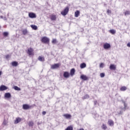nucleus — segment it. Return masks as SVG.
<instances>
[{
  "label": "nucleus",
  "instance_id": "nucleus-1",
  "mask_svg": "<svg viewBox=\"0 0 130 130\" xmlns=\"http://www.w3.org/2000/svg\"><path fill=\"white\" fill-rule=\"evenodd\" d=\"M41 41L42 43L45 44H49L50 40L49 38L46 37H43L41 38Z\"/></svg>",
  "mask_w": 130,
  "mask_h": 130
},
{
  "label": "nucleus",
  "instance_id": "nucleus-2",
  "mask_svg": "<svg viewBox=\"0 0 130 130\" xmlns=\"http://www.w3.org/2000/svg\"><path fill=\"white\" fill-rule=\"evenodd\" d=\"M70 11V8L69 6L66 7L64 10L61 12V15L62 16H66V15H68V13H69V11Z\"/></svg>",
  "mask_w": 130,
  "mask_h": 130
},
{
  "label": "nucleus",
  "instance_id": "nucleus-3",
  "mask_svg": "<svg viewBox=\"0 0 130 130\" xmlns=\"http://www.w3.org/2000/svg\"><path fill=\"white\" fill-rule=\"evenodd\" d=\"M33 107V106H30L28 104H23L22 106V108L24 110H28V109H31Z\"/></svg>",
  "mask_w": 130,
  "mask_h": 130
},
{
  "label": "nucleus",
  "instance_id": "nucleus-4",
  "mask_svg": "<svg viewBox=\"0 0 130 130\" xmlns=\"http://www.w3.org/2000/svg\"><path fill=\"white\" fill-rule=\"evenodd\" d=\"M26 53L28 55H34V49L32 48H29L27 49Z\"/></svg>",
  "mask_w": 130,
  "mask_h": 130
},
{
  "label": "nucleus",
  "instance_id": "nucleus-5",
  "mask_svg": "<svg viewBox=\"0 0 130 130\" xmlns=\"http://www.w3.org/2000/svg\"><path fill=\"white\" fill-rule=\"evenodd\" d=\"M59 67H60V64L58 63L51 65V69H52V70H55V69H58Z\"/></svg>",
  "mask_w": 130,
  "mask_h": 130
},
{
  "label": "nucleus",
  "instance_id": "nucleus-6",
  "mask_svg": "<svg viewBox=\"0 0 130 130\" xmlns=\"http://www.w3.org/2000/svg\"><path fill=\"white\" fill-rule=\"evenodd\" d=\"M28 17L31 19H34L36 18L37 16L36 14L33 12H30L28 13Z\"/></svg>",
  "mask_w": 130,
  "mask_h": 130
},
{
  "label": "nucleus",
  "instance_id": "nucleus-7",
  "mask_svg": "<svg viewBox=\"0 0 130 130\" xmlns=\"http://www.w3.org/2000/svg\"><path fill=\"white\" fill-rule=\"evenodd\" d=\"M8 89H9V87L5 85H2L0 86V91H6V90H8Z\"/></svg>",
  "mask_w": 130,
  "mask_h": 130
},
{
  "label": "nucleus",
  "instance_id": "nucleus-8",
  "mask_svg": "<svg viewBox=\"0 0 130 130\" xmlns=\"http://www.w3.org/2000/svg\"><path fill=\"white\" fill-rule=\"evenodd\" d=\"M110 70L111 71H116V65L111 64L109 67Z\"/></svg>",
  "mask_w": 130,
  "mask_h": 130
},
{
  "label": "nucleus",
  "instance_id": "nucleus-9",
  "mask_svg": "<svg viewBox=\"0 0 130 130\" xmlns=\"http://www.w3.org/2000/svg\"><path fill=\"white\" fill-rule=\"evenodd\" d=\"M63 76L64 78L68 79V78H70V76H71V75L70 73H69V72H64L63 73Z\"/></svg>",
  "mask_w": 130,
  "mask_h": 130
},
{
  "label": "nucleus",
  "instance_id": "nucleus-10",
  "mask_svg": "<svg viewBox=\"0 0 130 130\" xmlns=\"http://www.w3.org/2000/svg\"><path fill=\"white\" fill-rule=\"evenodd\" d=\"M22 121V118L20 117H17L16 118L15 120H14V124H17L19 123V122H21Z\"/></svg>",
  "mask_w": 130,
  "mask_h": 130
},
{
  "label": "nucleus",
  "instance_id": "nucleus-11",
  "mask_svg": "<svg viewBox=\"0 0 130 130\" xmlns=\"http://www.w3.org/2000/svg\"><path fill=\"white\" fill-rule=\"evenodd\" d=\"M50 18L51 21H56V15L54 14H51L50 15Z\"/></svg>",
  "mask_w": 130,
  "mask_h": 130
},
{
  "label": "nucleus",
  "instance_id": "nucleus-12",
  "mask_svg": "<svg viewBox=\"0 0 130 130\" xmlns=\"http://www.w3.org/2000/svg\"><path fill=\"white\" fill-rule=\"evenodd\" d=\"M80 79H81L82 80H83V81H87V80H89V78H88V77L84 75H81Z\"/></svg>",
  "mask_w": 130,
  "mask_h": 130
},
{
  "label": "nucleus",
  "instance_id": "nucleus-13",
  "mask_svg": "<svg viewBox=\"0 0 130 130\" xmlns=\"http://www.w3.org/2000/svg\"><path fill=\"white\" fill-rule=\"evenodd\" d=\"M103 47L104 49H109V48H110L111 47V46L110 44L105 43V44H104Z\"/></svg>",
  "mask_w": 130,
  "mask_h": 130
},
{
  "label": "nucleus",
  "instance_id": "nucleus-14",
  "mask_svg": "<svg viewBox=\"0 0 130 130\" xmlns=\"http://www.w3.org/2000/svg\"><path fill=\"white\" fill-rule=\"evenodd\" d=\"M108 124L110 126H113L114 125V122L112 120H109L108 121Z\"/></svg>",
  "mask_w": 130,
  "mask_h": 130
},
{
  "label": "nucleus",
  "instance_id": "nucleus-15",
  "mask_svg": "<svg viewBox=\"0 0 130 130\" xmlns=\"http://www.w3.org/2000/svg\"><path fill=\"white\" fill-rule=\"evenodd\" d=\"M63 116L67 119H71V118H72V115L69 114H64L63 115Z\"/></svg>",
  "mask_w": 130,
  "mask_h": 130
},
{
  "label": "nucleus",
  "instance_id": "nucleus-16",
  "mask_svg": "<svg viewBox=\"0 0 130 130\" xmlns=\"http://www.w3.org/2000/svg\"><path fill=\"white\" fill-rule=\"evenodd\" d=\"M75 73H76V70H75V69L74 68L72 69L70 71V76H71V77H73L75 75Z\"/></svg>",
  "mask_w": 130,
  "mask_h": 130
},
{
  "label": "nucleus",
  "instance_id": "nucleus-17",
  "mask_svg": "<svg viewBox=\"0 0 130 130\" xmlns=\"http://www.w3.org/2000/svg\"><path fill=\"white\" fill-rule=\"evenodd\" d=\"M5 98H11V93L10 92H6L5 94Z\"/></svg>",
  "mask_w": 130,
  "mask_h": 130
},
{
  "label": "nucleus",
  "instance_id": "nucleus-18",
  "mask_svg": "<svg viewBox=\"0 0 130 130\" xmlns=\"http://www.w3.org/2000/svg\"><path fill=\"white\" fill-rule=\"evenodd\" d=\"M79 16H80V11L77 10L75 12V17H76V18H78Z\"/></svg>",
  "mask_w": 130,
  "mask_h": 130
},
{
  "label": "nucleus",
  "instance_id": "nucleus-19",
  "mask_svg": "<svg viewBox=\"0 0 130 130\" xmlns=\"http://www.w3.org/2000/svg\"><path fill=\"white\" fill-rule=\"evenodd\" d=\"M38 60H39L40 61H45V59H44V57L40 56L38 57Z\"/></svg>",
  "mask_w": 130,
  "mask_h": 130
},
{
  "label": "nucleus",
  "instance_id": "nucleus-20",
  "mask_svg": "<svg viewBox=\"0 0 130 130\" xmlns=\"http://www.w3.org/2000/svg\"><path fill=\"white\" fill-rule=\"evenodd\" d=\"M22 32L23 35H27V34L28 33V30L27 29H24L22 30Z\"/></svg>",
  "mask_w": 130,
  "mask_h": 130
},
{
  "label": "nucleus",
  "instance_id": "nucleus-21",
  "mask_svg": "<svg viewBox=\"0 0 130 130\" xmlns=\"http://www.w3.org/2000/svg\"><path fill=\"white\" fill-rule=\"evenodd\" d=\"M87 67V65L86 64V63H82L80 64V68L81 69H85Z\"/></svg>",
  "mask_w": 130,
  "mask_h": 130
},
{
  "label": "nucleus",
  "instance_id": "nucleus-22",
  "mask_svg": "<svg viewBox=\"0 0 130 130\" xmlns=\"http://www.w3.org/2000/svg\"><path fill=\"white\" fill-rule=\"evenodd\" d=\"M73 129H74V127H73V125L68 126L65 129V130H73Z\"/></svg>",
  "mask_w": 130,
  "mask_h": 130
},
{
  "label": "nucleus",
  "instance_id": "nucleus-23",
  "mask_svg": "<svg viewBox=\"0 0 130 130\" xmlns=\"http://www.w3.org/2000/svg\"><path fill=\"white\" fill-rule=\"evenodd\" d=\"M31 28H32V29H33V30H37V29H38V28L37 27V26L35 25H30Z\"/></svg>",
  "mask_w": 130,
  "mask_h": 130
},
{
  "label": "nucleus",
  "instance_id": "nucleus-24",
  "mask_svg": "<svg viewBox=\"0 0 130 130\" xmlns=\"http://www.w3.org/2000/svg\"><path fill=\"white\" fill-rule=\"evenodd\" d=\"M12 66L13 67H17L18 66V62L14 61L13 62H12Z\"/></svg>",
  "mask_w": 130,
  "mask_h": 130
},
{
  "label": "nucleus",
  "instance_id": "nucleus-25",
  "mask_svg": "<svg viewBox=\"0 0 130 130\" xmlns=\"http://www.w3.org/2000/svg\"><path fill=\"white\" fill-rule=\"evenodd\" d=\"M127 89L126 86H122L120 88V91H126V90Z\"/></svg>",
  "mask_w": 130,
  "mask_h": 130
},
{
  "label": "nucleus",
  "instance_id": "nucleus-26",
  "mask_svg": "<svg viewBox=\"0 0 130 130\" xmlns=\"http://www.w3.org/2000/svg\"><path fill=\"white\" fill-rule=\"evenodd\" d=\"M110 33H111V34H113L114 35L115 34V33H116V31L114 29H110L109 30Z\"/></svg>",
  "mask_w": 130,
  "mask_h": 130
},
{
  "label": "nucleus",
  "instance_id": "nucleus-27",
  "mask_svg": "<svg viewBox=\"0 0 130 130\" xmlns=\"http://www.w3.org/2000/svg\"><path fill=\"white\" fill-rule=\"evenodd\" d=\"M14 90H16V91H21V88H20L19 87H18L17 86H14L13 87Z\"/></svg>",
  "mask_w": 130,
  "mask_h": 130
},
{
  "label": "nucleus",
  "instance_id": "nucleus-28",
  "mask_svg": "<svg viewBox=\"0 0 130 130\" xmlns=\"http://www.w3.org/2000/svg\"><path fill=\"white\" fill-rule=\"evenodd\" d=\"M102 128L104 130H106V129H107V126H106V124H103L102 125Z\"/></svg>",
  "mask_w": 130,
  "mask_h": 130
},
{
  "label": "nucleus",
  "instance_id": "nucleus-29",
  "mask_svg": "<svg viewBox=\"0 0 130 130\" xmlns=\"http://www.w3.org/2000/svg\"><path fill=\"white\" fill-rule=\"evenodd\" d=\"M3 34L4 37H8L9 36V32H4Z\"/></svg>",
  "mask_w": 130,
  "mask_h": 130
},
{
  "label": "nucleus",
  "instance_id": "nucleus-30",
  "mask_svg": "<svg viewBox=\"0 0 130 130\" xmlns=\"http://www.w3.org/2000/svg\"><path fill=\"white\" fill-rule=\"evenodd\" d=\"M88 98H90V96L88 94H86L82 98V99H88Z\"/></svg>",
  "mask_w": 130,
  "mask_h": 130
},
{
  "label": "nucleus",
  "instance_id": "nucleus-31",
  "mask_svg": "<svg viewBox=\"0 0 130 130\" xmlns=\"http://www.w3.org/2000/svg\"><path fill=\"white\" fill-rule=\"evenodd\" d=\"M28 125L29 126H33V125H34V123L32 121H30L28 123Z\"/></svg>",
  "mask_w": 130,
  "mask_h": 130
},
{
  "label": "nucleus",
  "instance_id": "nucleus-32",
  "mask_svg": "<svg viewBox=\"0 0 130 130\" xmlns=\"http://www.w3.org/2000/svg\"><path fill=\"white\" fill-rule=\"evenodd\" d=\"M124 15H125V16H126L127 15H130V11H126L124 12Z\"/></svg>",
  "mask_w": 130,
  "mask_h": 130
},
{
  "label": "nucleus",
  "instance_id": "nucleus-33",
  "mask_svg": "<svg viewBox=\"0 0 130 130\" xmlns=\"http://www.w3.org/2000/svg\"><path fill=\"white\" fill-rule=\"evenodd\" d=\"M126 107H127V105H126V104H125V103L124 104V111H125V110H126Z\"/></svg>",
  "mask_w": 130,
  "mask_h": 130
},
{
  "label": "nucleus",
  "instance_id": "nucleus-34",
  "mask_svg": "<svg viewBox=\"0 0 130 130\" xmlns=\"http://www.w3.org/2000/svg\"><path fill=\"white\" fill-rule=\"evenodd\" d=\"M56 42H57L56 39H53V40L52 41V43H53V44H55Z\"/></svg>",
  "mask_w": 130,
  "mask_h": 130
},
{
  "label": "nucleus",
  "instance_id": "nucleus-35",
  "mask_svg": "<svg viewBox=\"0 0 130 130\" xmlns=\"http://www.w3.org/2000/svg\"><path fill=\"white\" fill-rule=\"evenodd\" d=\"M100 76L101 78H104V77H105V74L102 73L100 74Z\"/></svg>",
  "mask_w": 130,
  "mask_h": 130
},
{
  "label": "nucleus",
  "instance_id": "nucleus-36",
  "mask_svg": "<svg viewBox=\"0 0 130 130\" xmlns=\"http://www.w3.org/2000/svg\"><path fill=\"white\" fill-rule=\"evenodd\" d=\"M100 68H104V63H101L100 64Z\"/></svg>",
  "mask_w": 130,
  "mask_h": 130
},
{
  "label": "nucleus",
  "instance_id": "nucleus-37",
  "mask_svg": "<svg viewBox=\"0 0 130 130\" xmlns=\"http://www.w3.org/2000/svg\"><path fill=\"white\" fill-rule=\"evenodd\" d=\"M5 57H6V59H8L10 58V57H11V56H10V55H7L5 56Z\"/></svg>",
  "mask_w": 130,
  "mask_h": 130
},
{
  "label": "nucleus",
  "instance_id": "nucleus-38",
  "mask_svg": "<svg viewBox=\"0 0 130 130\" xmlns=\"http://www.w3.org/2000/svg\"><path fill=\"white\" fill-rule=\"evenodd\" d=\"M107 14H111V10L108 9V10L107 11Z\"/></svg>",
  "mask_w": 130,
  "mask_h": 130
},
{
  "label": "nucleus",
  "instance_id": "nucleus-39",
  "mask_svg": "<svg viewBox=\"0 0 130 130\" xmlns=\"http://www.w3.org/2000/svg\"><path fill=\"white\" fill-rule=\"evenodd\" d=\"M42 114H43V115H45V114H46V112H45V111H43V112H42Z\"/></svg>",
  "mask_w": 130,
  "mask_h": 130
},
{
  "label": "nucleus",
  "instance_id": "nucleus-40",
  "mask_svg": "<svg viewBox=\"0 0 130 130\" xmlns=\"http://www.w3.org/2000/svg\"><path fill=\"white\" fill-rule=\"evenodd\" d=\"M3 124H4V125H7V122H6V121H4L3 122Z\"/></svg>",
  "mask_w": 130,
  "mask_h": 130
},
{
  "label": "nucleus",
  "instance_id": "nucleus-41",
  "mask_svg": "<svg viewBox=\"0 0 130 130\" xmlns=\"http://www.w3.org/2000/svg\"><path fill=\"white\" fill-rule=\"evenodd\" d=\"M127 46L128 47H130V43H127Z\"/></svg>",
  "mask_w": 130,
  "mask_h": 130
},
{
  "label": "nucleus",
  "instance_id": "nucleus-42",
  "mask_svg": "<svg viewBox=\"0 0 130 130\" xmlns=\"http://www.w3.org/2000/svg\"><path fill=\"white\" fill-rule=\"evenodd\" d=\"M2 75V71H0V76Z\"/></svg>",
  "mask_w": 130,
  "mask_h": 130
},
{
  "label": "nucleus",
  "instance_id": "nucleus-43",
  "mask_svg": "<svg viewBox=\"0 0 130 130\" xmlns=\"http://www.w3.org/2000/svg\"><path fill=\"white\" fill-rule=\"evenodd\" d=\"M119 114H121V112H120V113H119Z\"/></svg>",
  "mask_w": 130,
  "mask_h": 130
},
{
  "label": "nucleus",
  "instance_id": "nucleus-44",
  "mask_svg": "<svg viewBox=\"0 0 130 130\" xmlns=\"http://www.w3.org/2000/svg\"><path fill=\"white\" fill-rule=\"evenodd\" d=\"M1 25H0V29H1Z\"/></svg>",
  "mask_w": 130,
  "mask_h": 130
}]
</instances>
